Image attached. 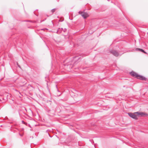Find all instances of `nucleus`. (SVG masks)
Here are the masks:
<instances>
[{
    "instance_id": "nucleus-1",
    "label": "nucleus",
    "mask_w": 148,
    "mask_h": 148,
    "mask_svg": "<svg viewBox=\"0 0 148 148\" xmlns=\"http://www.w3.org/2000/svg\"><path fill=\"white\" fill-rule=\"evenodd\" d=\"M128 115L132 118L137 120L139 117H143L148 116V114L144 112H137L133 113H129Z\"/></svg>"
},
{
    "instance_id": "nucleus-2",
    "label": "nucleus",
    "mask_w": 148,
    "mask_h": 148,
    "mask_svg": "<svg viewBox=\"0 0 148 148\" xmlns=\"http://www.w3.org/2000/svg\"><path fill=\"white\" fill-rule=\"evenodd\" d=\"M130 74L138 79H139L143 80H146L147 79L144 76L138 74L134 71H132L130 73Z\"/></svg>"
},
{
    "instance_id": "nucleus-3",
    "label": "nucleus",
    "mask_w": 148,
    "mask_h": 148,
    "mask_svg": "<svg viewBox=\"0 0 148 148\" xmlns=\"http://www.w3.org/2000/svg\"><path fill=\"white\" fill-rule=\"evenodd\" d=\"M79 13L84 18H86L89 16L88 14L87 13L79 12Z\"/></svg>"
},
{
    "instance_id": "nucleus-4",
    "label": "nucleus",
    "mask_w": 148,
    "mask_h": 148,
    "mask_svg": "<svg viewBox=\"0 0 148 148\" xmlns=\"http://www.w3.org/2000/svg\"><path fill=\"white\" fill-rule=\"evenodd\" d=\"M111 53L114 56L117 57L119 55V53L115 51H111Z\"/></svg>"
},
{
    "instance_id": "nucleus-5",
    "label": "nucleus",
    "mask_w": 148,
    "mask_h": 148,
    "mask_svg": "<svg viewBox=\"0 0 148 148\" xmlns=\"http://www.w3.org/2000/svg\"><path fill=\"white\" fill-rule=\"evenodd\" d=\"M137 49L138 50H139L141 52H142L144 53H147L146 52H145V51L143 49Z\"/></svg>"
},
{
    "instance_id": "nucleus-6",
    "label": "nucleus",
    "mask_w": 148,
    "mask_h": 148,
    "mask_svg": "<svg viewBox=\"0 0 148 148\" xmlns=\"http://www.w3.org/2000/svg\"><path fill=\"white\" fill-rule=\"evenodd\" d=\"M55 11V9H53L52 10V11L53 12Z\"/></svg>"
},
{
    "instance_id": "nucleus-7",
    "label": "nucleus",
    "mask_w": 148,
    "mask_h": 148,
    "mask_svg": "<svg viewBox=\"0 0 148 148\" xmlns=\"http://www.w3.org/2000/svg\"><path fill=\"white\" fill-rule=\"evenodd\" d=\"M72 66L71 67H69V69H70V68H72ZM68 68H69V67H68Z\"/></svg>"
}]
</instances>
